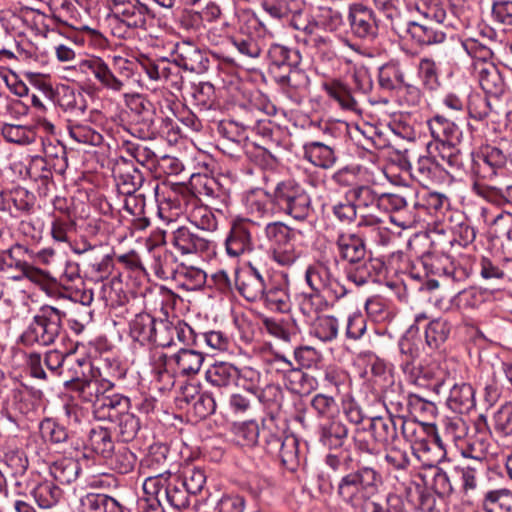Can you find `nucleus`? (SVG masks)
Segmentation results:
<instances>
[{"label": "nucleus", "instance_id": "obj_10", "mask_svg": "<svg viewBox=\"0 0 512 512\" xmlns=\"http://www.w3.org/2000/svg\"><path fill=\"white\" fill-rule=\"evenodd\" d=\"M401 370L410 384L431 390L436 395L441 394L445 382H451L447 379L451 371L437 364L416 365L414 361L407 360L401 363Z\"/></svg>", "mask_w": 512, "mask_h": 512}, {"label": "nucleus", "instance_id": "obj_16", "mask_svg": "<svg viewBox=\"0 0 512 512\" xmlns=\"http://www.w3.org/2000/svg\"><path fill=\"white\" fill-rule=\"evenodd\" d=\"M253 220L239 219L233 222L225 239V249L230 257H239L254 248L251 225Z\"/></svg>", "mask_w": 512, "mask_h": 512}, {"label": "nucleus", "instance_id": "obj_63", "mask_svg": "<svg viewBox=\"0 0 512 512\" xmlns=\"http://www.w3.org/2000/svg\"><path fill=\"white\" fill-rule=\"evenodd\" d=\"M407 407L412 415L426 420L434 418L437 414V407L434 402L415 393L408 394Z\"/></svg>", "mask_w": 512, "mask_h": 512}, {"label": "nucleus", "instance_id": "obj_28", "mask_svg": "<svg viewBox=\"0 0 512 512\" xmlns=\"http://www.w3.org/2000/svg\"><path fill=\"white\" fill-rule=\"evenodd\" d=\"M437 26L416 17L406 32V36H410L419 45L439 44L444 42L446 34Z\"/></svg>", "mask_w": 512, "mask_h": 512}, {"label": "nucleus", "instance_id": "obj_22", "mask_svg": "<svg viewBox=\"0 0 512 512\" xmlns=\"http://www.w3.org/2000/svg\"><path fill=\"white\" fill-rule=\"evenodd\" d=\"M475 71L481 88L496 99L506 90V84L498 67L489 61L475 62Z\"/></svg>", "mask_w": 512, "mask_h": 512}, {"label": "nucleus", "instance_id": "obj_6", "mask_svg": "<svg viewBox=\"0 0 512 512\" xmlns=\"http://www.w3.org/2000/svg\"><path fill=\"white\" fill-rule=\"evenodd\" d=\"M280 214L297 221L306 220L312 212L311 198L307 191L294 180L279 182L274 188Z\"/></svg>", "mask_w": 512, "mask_h": 512}, {"label": "nucleus", "instance_id": "obj_50", "mask_svg": "<svg viewBox=\"0 0 512 512\" xmlns=\"http://www.w3.org/2000/svg\"><path fill=\"white\" fill-rule=\"evenodd\" d=\"M482 506L486 512H512V492L507 489L487 491Z\"/></svg>", "mask_w": 512, "mask_h": 512}, {"label": "nucleus", "instance_id": "obj_13", "mask_svg": "<svg viewBox=\"0 0 512 512\" xmlns=\"http://www.w3.org/2000/svg\"><path fill=\"white\" fill-rule=\"evenodd\" d=\"M173 61L181 68L202 74L209 69L210 60L205 51L189 40L175 43L172 50Z\"/></svg>", "mask_w": 512, "mask_h": 512}, {"label": "nucleus", "instance_id": "obj_2", "mask_svg": "<svg viewBox=\"0 0 512 512\" xmlns=\"http://www.w3.org/2000/svg\"><path fill=\"white\" fill-rule=\"evenodd\" d=\"M64 317L65 313L54 306H41L21 334V343L25 346L54 344L63 330Z\"/></svg>", "mask_w": 512, "mask_h": 512}, {"label": "nucleus", "instance_id": "obj_51", "mask_svg": "<svg viewBox=\"0 0 512 512\" xmlns=\"http://www.w3.org/2000/svg\"><path fill=\"white\" fill-rule=\"evenodd\" d=\"M174 354L168 356L161 351H154L151 355V365L153 372L159 381H166L167 384H173L176 377Z\"/></svg>", "mask_w": 512, "mask_h": 512}, {"label": "nucleus", "instance_id": "obj_20", "mask_svg": "<svg viewBox=\"0 0 512 512\" xmlns=\"http://www.w3.org/2000/svg\"><path fill=\"white\" fill-rule=\"evenodd\" d=\"M42 392L16 385L7 397V404L24 416L34 415L41 406Z\"/></svg>", "mask_w": 512, "mask_h": 512}, {"label": "nucleus", "instance_id": "obj_19", "mask_svg": "<svg viewBox=\"0 0 512 512\" xmlns=\"http://www.w3.org/2000/svg\"><path fill=\"white\" fill-rule=\"evenodd\" d=\"M9 269H16L35 283L46 281L48 274L31 265L27 261L29 249L21 244H15L10 249L5 251Z\"/></svg>", "mask_w": 512, "mask_h": 512}, {"label": "nucleus", "instance_id": "obj_8", "mask_svg": "<svg viewBox=\"0 0 512 512\" xmlns=\"http://www.w3.org/2000/svg\"><path fill=\"white\" fill-rule=\"evenodd\" d=\"M0 456L2 469L6 477H9L15 486L16 493L26 495L29 489L30 477L27 475L29 462L25 452L12 438L3 443Z\"/></svg>", "mask_w": 512, "mask_h": 512}, {"label": "nucleus", "instance_id": "obj_23", "mask_svg": "<svg viewBox=\"0 0 512 512\" xmlns=\"http://www.w3.org/2000/svg\"><path fill=\"white\" fill-rule=\"evenodd\" d=\"M57 103L66 114L67 124L70 123V120H81L88 116L87 99L81 91L65 86L58 93Z\"/></svg>", "mask_w": 512, "mask_h": 512}, {"label": "nucleus", "instance_id": "obj_5", "mask_svg": "<svg viewBox=\"0 0 512 512\" xmlns=\"http://www.w3.org/2000/svg\"><path fill=\"white\" fill-rule=\"evenodd\" d=\"M272 259L281 266H291L301 255L294 241L298 231L281 221L269 222L264 227Z\"/></svg>", "mask_w": 512, "mask_h": 512}, {"label": "nucleus", "instance_id": "obj_62", "mask_svg": "<svg viewBox=\"0 0 512 512\" xmlns=\"http://www.w3.org/2000/svg\"><path fill=\"white\" fill-rule=\"evenodd\" d=\"M259 401L269 410V415L278 413L282 407L284 394L279 385L268 384L257 395Z\"/></svg>", "mask_w": 512, "mask_h": 512}, {"label": "nucleus", "instance_id": "obj_41", "mask_svg": "<svg viewBox=\"0 0 512 512\" xmlns=\"http://www.w3.org/2000/svg\"><path fill=\"white\" fill-rule=\"evenodd\" d=\"M355 510L356 512H408L403 499L396 494H388L381 501L365 498Z\"/></svg>", "mask_w": 512, "mask_h": 512}, {"label": "nucleus", "instance_id": "obj_37", "mask_svg": "<svg viewBox=\"0 0 512 512\" xmlns=\"http://www.w3.org/2000/svg\"><path fill=\"white\" fill-rule=\"evenodd\" d=\"M472 191L495 205L512 207V184L500 188L487 183H473Z\"/></svg>", "mask_w": 512, "mask_h": 512}, {"label": "nucleus", "instance_id": "obj_47", "mask_svg": "<svg viewBox=\"0 0 512 512\" xmlns=\"http://www.w3.org/2000/svg\"><path fill=\"white\" fill-rule=\"evenodd\" d=\"M415 15L423 18V21L440 25L446 19V10L440 0H416L414 1Z\"/></svg>", "mask_w": 512, "mask_h": 512}, {"label": "nucleus", "instance_id": "obj_25", "mask_svg": "<svg viewBox=\"0 0 512 512\" xmlns=\"http://www.w3.org/2000/svg\"><path fill=\"white\" fill-rule=\"evenodd\" d=\"M445 168L431 154L420 156L414 164H409L411 177L423 186H428L440 178Z\"/></svg>", "mask_w": 512, "mask_h": 512}, {"label": "nucleus", "instance_id": "obj_12", "mask_svg": "<svg viewBox=\"0 0 512 512\" xmlns=\"http://www.w3.org/2000/svg\"><path fill=\"white\" fill-rule=\"evenodd\" d=\"M305 280L316 293L326 291L336 298L347 294V289L336 279L328 262L317 261L309 265L305 271Z\"/></svg>", "mask_w": 512, "mask_h": 512}, {"label": "nucleus", "instance_id": "obj_64", "mask_svg": "<svg viewBox=\"0 0 512 512\" xmlns=\"http://www.w3.org/2000/svg\"><path fill=\"white\" fill-rule=\"evenodd\" d=\"M176 280L181 281V285L187 290L200 289L206 282V273L193 266L181 265L177 273Z\"/></svg>", "mask_w": 512, "mask_h": 512}, {"label": "nucleus", "instance_id": "obj_43", "mask_svg": "<svg viewBox=\"0 0 512 512\" xmlns=\"http://www.w3.org/2000/svg\"><path fill=\"white\" fill-rule=\"evenodd\" d=\"M288 434L285 429L277 424L276 416L269 415L262 421V428L260 430V437H262L268 453H274L279 450V445Z\"/></svg>", "mask_w": 512, "mask_h": 512}, {"label": "nucleus", "instance_id": "obj_40", "mask_svg": "<svg viewBox=\"0 0 512 512\" xmlns=\"http://www.w3.org/2000/svg\"><path fill=\"white\" fill-rule=\"evenodd\" d=\"M238 377V369L227 362L215 363L206 371L207 381L211 385L219 388L235 384Z\"/></svg>", "mask_w": 512, "mask_h": 512}, {"label": "nucleus", "instance_id": "obj_61", "mask_svg": "<svg viewBox=\"0 0 512 512\" xmlns=\"http://www.w3.org/2000/svg\"><path fill=\"white\" fill-rule=\"evenodd\" d=\"M114 421L117 422L118 437L123 442L132 441L141 427L139 418L127 411L122 413Z\"/></svg>", "mask_w": 512, "mask_h": 512}, {"label": "nucleus", "instance_id": "obj_31", "mask_svg": "<svg viewBox=\"0 0 512 512\" xmlns=\"http://www.w3.org/2000/svg\"><path fill=\"white\" fill-rule=\"evenodd\" d=\"M277 82L280 86L291 95L298 97L305 94L309 87V77L304 70L299 69L298 65L288 68V72L277 76Z\"/></svg>", "mask_w": 512, "mask_h": 512}, {"label": "nucleus", "instance_id": "obj_36", "mask_svg": "<svg viewBox=\"0 0 512 512\" xmlns=\"http://www.w3.org/2000/svg\"><path fill=\"white\" fill-rule=\"evenodd\" d=\"M81 472L78 460L70 457H62L49 465L50 475L61 484H71Z\"/></svg>", "mask_w": 512, "mask_h": 512}, {"label": "nucleus", "instance_id": "obj_34", "mask_svg": "<svg viewBox=\"0 0 512 512\" xmlns=\"http://www.w3.org/2000/svg\"><path fill=\"white\" fill-rule=\"evenodd\" d=\"M204 354L194 349L181 348L174 354L176 374L190 376L197 374L204 362Z\"/></svg>", "mask_w": 512, "mask_h": 512}, {"label": "nucleus", "instance_id": "obj_60", "mask_svg": "<svg viewBox=\"0 0 512 512\" xmlns=\"http://www.w3.org/2000/svg\"><path fill=\"white\" fill-rule=\"evenodd\" d=\"M378 82L382 89L391 91L404 83V73L395 63H387L379 69Z\"/></svg>", "mask_w": 512, "mask_h": 512}, {"label": "nucleus", "instance_id": "obj_18", "mask_svg": "<svg viewBox=\"0 0 512 512\" xmlns=\"http://www.w3.org/2000/svg\"><path fill=\"white\" fill-rule=\"evenodd\" d=\"M79 69L82 73L92 75L102 87L114 92L122 91L121 80H118L117 75L102 58L91 56L83 59L79 63Z\"/></svg>", "mask_w": 512, "mask_h": 512}, {"label": "nucleus", "instance_id": "obj_30", "mask_svg": "<svg viewBox=\"0 0 512 512\" xmlns=\"http://www.w3.org/2000/svg\"><path fill=\"white\" fill-rule=\"evenodd\" d=\"M460 143H442V142H429L427 144L428 154H431L435 159L446 164L452 170H459L463 165L462 156L458 145Z\"/></svg>", "mask_w": 512, "mask_h": 512}, {"label": "nucleus", "instance_id": "obj_35", "mask_svg": "<svg viewBox=\"0 0 512 512\" xmlns=\"http://www.w3.org/2000/svg\"><path fill=\"white\" fill-rule=\"evenodd\" d=\"M368 427L371 431V436L384 445L397 438L399 423L396 421V416H378L370 419Z\"/></svg>", "mask_w": 512, "mask_h": 512}, {"label": "nucleus", "instance_id": "obj_17", "mask_svg": "<svg viewBox=\"0 0 512 512\" xmlns=\"http://www.w3.org/2000/svg\"><path fill=\"white\" fill-rule=\"evenodd\" d=\"M348 20L350 29L358 38L372 40L378 34V25L372 9L355 4L349 9Z\"/></svg>", "mask_w": 512, "mask_h": 512}, {"label": "nucleus", "instance_id": "obj_53", "mask_svg": "<svg viewBox=\"0 0 512 512\" xmlns=\"http://www.w3.org/2000/svg\"><path fill=\"white\" fill-rule=\"evenodd\" d=\"M430 261L431 271L433 274L446 276L455 281H459L465 275L464 270L457 267L452 257L447 254L433 256Z\"/></svg>", "mask_w": 512, "mask_h": 512}, {"label": "nucleus", "instance_id": "obj_33", "mask_svg": "<svg viewBox=\"0 0 512 512\" xmlns=\"http://www.w3.org/2000/svg\"><path fill=\"white\" fill-rule=\"evenodd\" d=\"M28 492L33 496L37 505L42 509L52 508L62 497V490L53 482L48 480L41 481L36 485H32L29 480V489L27 493Z\"/></svg>", "mask_w": 512, "mask_h": 512}, {"label": "nucleus", "instance_id": "obj_9", "mask_svg": "<svg viewBox=\"0 0 512 512\" xmlns=\"http://www.w3.org/2000/svg\"><path fill=\"white\" fill-rule=\"evenodd\" d=\"M145 495H160L175 509H183L189 505L190 492L184 487L177 475L169 471L147 477L143 483Z\"/></svg>", "mask_w": 512, "mask_h": 512}, {"label": "nucleus", "instance_id": "obj_58", "mask_svg": "<svg viewBox=\"0 0 512 512\" xmlns=\"http://www.w3.org/2000/svg\"><path fill=\"white\" fill-rule=\"evenodd\" d=\"M347 197L356 203V208H380V195H377L369 186H354L347 192Z\"/></svg>", "mask_w": 512, "mask_h": 512}, {"label": "nucleus", "instance_id": "obj_55", "mask_svg": "<svg viewBox=\"0 0 512 512\" xmlns=\"http://www.w3.org/2000/svg\"><path fill=\"white\" fill-rule=\"evenodd\" d=\"M415 18L414 2L402 3L389 19L390 26L398 36L406 37V32Z\"/></svg>", "mask_w": 512, "mask_h": 512}, {"label": "nucleus", "instance_id": "obj_24", "mask_svg": "<svg viewBox=\"0 0 512 512\" xmlns=\"http://www.w3.org/2000/svg\"><path fill=\"white\" fill-rule=\"evenodd\" d=\"M171 244L182 254L207 252L211 242L191 232L187 227H179L172 232Z\"/></svg>", "mask_w": 512, "mask_h": 512}, {"label": "nucleus", "instance_id": "obj_46", "mask_svg": "<svg viewBox=\"0 0 512 512\" xmlns=\"http://www.w3.org/2000/svg\"><path fill=\"white\" fill-rule=\"evenodd\" d=\"M154 319L148 313L137 314L129 324L131 337L141 345L151 343V337L156 324Z\"/></svg>", "mask_w": 512, "mask_h": 512}, {"label": "nucleus", "instance_id": "obj_39", "mask_svg": "<svg viewBox=\"0 0 512 512\" xmlns=\"http://www.w3.org/2000/svg\"><path fill=\"white\" fill-rule=\"evenodd\" d=\"M87 449L104 459L112 457L114 443L108 429L101 426L92 428L88 434Z\"/></svg>", "mask_w": 512, "mask_h": 512}, {"label": "nucleus", "instance_id": "obj_4", "mask_svg": "<svg viewBox=\"0 0 512 512\" xmlns=\"http://www.w3.org/2000/svg\"><path fill=\"white\" fill-rule=\"evenodd\" d=\"M83 368H87L90 372L92 370L89 361L85 359L75 360L68 369L69 372L73 371L71 378L64 381V386L67 390L75 393L82 401L92 403L95 409L98 400L110 391L114 384L94 374L90 377L86 376Z\"/></svg>", "mask_w": 512, "mask_h": 512}, {"label": "nucleus", "instance_id": "obj_14", "mask_svg": "<svg viewBox=\"0 0 512 512\" xmlns=\"http://www.w3.org/2000/svg\"><path fill=\"white\" fill-rule=\"evenodd\" d=\"M235 285L239 294L249 302L262 300L266 283L261 271L248 262L235 272Z\"/></svg>", "mask_w": 512, "mask_h": 512}, {"label": "nucleus", "instance_id": "obj_56", "mask_svg": "<svg viewBox=\"0 0 512 512\" xmlns=\"http://www.w3.org/2000/svg\"><path fill=\"white\" fill-rule=\"evenodd\" d=\"M417 75L421 84L427 90L435 91L440 87L439 70L433 59L421 58L417 65Z\"/></svg>", "mask_w": 512, "mask_h": 512}, {"label": "nucleus", "instance_id": "obj_32", "mask_svg": "<svg viewBox=\"0 0 512 512\" xmlns=\"http://www.w3.org/2000/svg\"><path fill=\"white\" fill-rule=\"evenodd\" d=\"M323 90L328 97L335 101L342 109L356 111L358 103L350 87L339 79H332L323 83Z\"/></svg>", "mask_w": 512, "mask_h": 512}, {"label": "nucleus", "instance_id": "obj_42", "mask_svg": "<svg viewBox=\"0 0 512 512\" xmlns=\"http://www.w3.org/2000/svg\"><path fill=\"white\" fill-rule=\"evenodd\" d=\"M320 441L329 448L341 447L348 436V429L338 419H331L320 426Z\"/></svg>", "mask_w": 512, "mask_h": 512}, {"label": "nucleus", "instance_id": "obj_48", "mask_svg": "<svg viewBox=\"0 0 512 512\" xmlns=\"http://www.w3.org/2000/svg\"><path fill=\"white\" fill-rule=\"evenodd\" d=\"M425 341L430 349L439 348L449 337L451 324L444 318H437L425 326Z\"/></svg>", "mask_w": 512, "mask_h": 512}, {"label": "nucleus", "instance_id": "obj_11", "mask_svg": "<svg viewBox=\"0 0 512 512\" xmlns=\"http://www.w3.org/2000/svg\"><path fill=\"white\" fill-rule=\"evenodd\" d=\"M506 156L496 147H486L476 154H472L471 174L473 183L492 181L499 175L505 164Z\"/></svg>", "mask_w": 512, "mask_h": 512}, {"label": "nucleus", "instance_id": "obj_45", "mask_svg": "<svg viewBox=\"0 0 512 512\" xmlns=\"http://www.w3.org/2000/svg\"><path fill=\"white\" fill-rule=\"evenodd\" d=\"M115 179L118 191L125 196L133 195L144 182L143 174L134 167H127L126 169L119 167L115 172Z\"/></svg>", "mask_w": 512, "mask_h": 512}, {"label": "nucleus", "instance_id": "obj_38", "mask_svg": "<svg viewBox=\"0 0 512 512\" xmlns=\"http://www.w3.org/2000/svg\"><path fill=\"white\" fill-rule=\"evenodd\" d=\"M180 266L177 257L169 250L159 249L153 254L151 268L161 279L177 278Z\"/></svg>", "mask_w": 512, "mask_h": 512}, {"label": "nucleus", "instance_id": "obj_3", "mask_svg": "<svg viewBox=\"0 0 512 512\" xmlns=\"http://www.w3.org/2000/svg\"><path fill=\"white\" fill-rule=\"evenodd\" d=\"M148 16V7L139 0H112L108 21L115 37L127 39L137 29H146Z\"/></svg>", "mask_w": 512, "mask_h": 512}, {"label": "nucleus", "instance_id": "obj_59", "mask_svg": "<svg viewBox=\"0 0 512 512\" xmlns=\"http://www.w3.org/2000/svg\"><path fill=\"white\" fill-rule=\"evenodd\" d=\"M1 132L8 142L21 145L31 144L36 138L35 130L29 126L5 124Z\"/></svg>", "mask_w": 512, "mask_h": 512}, {"label": "nucleus", "instance_id": "obj_57", "mask_svg": "<svg viewBox=\"0 0 512 512\" xmlns=\"http://www.w3.org/2000/svg\"><path fill=\"white\" fill-rule=\"evenodd\" d=\"M468 113L472 119L484 121L493 114H497V111L489 97L475 94L469 99Z\"/></svg>", "mask_w": 512, "mask_h": 512}, {"label": "nucleus", "instance_id": "obj_7", "mask_svg": "<svg viewBox=\"0 0 512 512\" xmlns=\"http://www.w3.org/2000/svg\"><path fill=\"white\" fill-rule=\"evenodd\" d=\"M167 204L178 211H187L189 207V220L196 227L214 231L217 229L218 220L208 205H197L195 196L185 185H177L169 195Z\"/></svg>", "mask_w": 512, "mask_h": 512}, {"label": "nucleus", "instance_id": "obj_52", "mask_svg": "<svg viewBox=\"0 0 512 512\" xmlns=\"http://www.w3.org/2000/svg\"><path fill=\"white\" fill-rule=\"evenodd\" d=\"M75 361H71L67 355L57 350H50L45 353L44 364L52 375L62 377L64 381L71 378L73 371L68 369Z\"/></svg>", "mask_w": 512, "mask_h": 512}, {"label": "nucleus", "instance_id": "obj_27", "mask_svg": "<svg viewBox=\"0 0 512 512\" xmlns=\"http://www.w3.org/2000/svg\"><path fill=\"white\" fill-rule=\"evenodd\" d=\"M432 142L442 143H460L462 140V131L453 121L442 115H435L427 121Z\"/></svg>", "mask_w": 512, "mask_h": 512}, {"label": "nucleus", "instance_id": "obj_26", "mask_svg": "<svg viewBox=\"0 0 512 512\" xmlns=\"http://www.w3.org/2000/svg\"><path fill=\"white\" fill-rule=\"evenodd\" d=\"M304 158L316 167L329 169L337 161L335 146L322 141H310L303 145Z\"/></svg>", "mask_w": 512, "mask_h": 512}, {"label": "nucleus", "instance_id": "obj_49", "mask_svg": "<svg viewBox=\"0 0 512 512\" xmlns=\"http://www.w3.org/2000/svg\"><path fill=\"white\" fill-rule=\"evenodd\" d=\"M362 487L352 473L342 477L338 484L339 497L353 508H357L365 498L362 497Z\"/></svg>", "mask_w": 512, "mask_h": 512}, {"label": "nucleus", "instance_id": "obj_29", "mask_svg": "<svg viewBox=\"0 0 512 512\" xmlns=\"http://www.w3.org/2000/svg\"><path fill=\"white\" fill-rule=\"evenodd\" d=\"M130 399L120 394L106 395L98 400L94 414L99 419L115 420L129 408Z\"/></svg>", "mask_w": 512, "mask_h": 512}, {"label": "nucleus", "instance_id": "obj_54", "mask_svg": "<svg viewBox=\"0 0 512 512\" xmlns=\"http://www.w3.org/2000/svg\"><path fill=\"white\" fill-rule=\"evenodd\" d=\"M262 7L275 19L288 18L301 11V3L297 0H263Z\"/></svg>", "mask_w": 512, "mask_h": 512}, {"label": "nucleus", "instance_id": "obj_1", "mask_svg": "<svg viewBox=\"0 0 512 512\" xmlns=\"http://www.w3.org/2000/svg\"><path fill=\"white\" fill-rule=\"evenodd\" d=\"M341 259L349 263L347 278L357 286L367 284L374 277V264L367 257L363 238L354 233H342L336 240Z\"/></svg>", "mask_w": 512, "mask_h": 512}, {"label": "nucleus", "instance_id": "obj_15", "mask_svg": "<svg viewBox=\"0 0 512 512\" xmlns=\"http://www.w3.org/2000/svg\"><path fill=\"white\" fill-rule=\"evenodd\" d=\"M451 382H445L444 387L449 388L446 404L449 409L458 414L469 413L476 406L475 389L466 382H458L455 373H448Z\"/></svg>", "mask_w": 512, "mask_h": 512}, {"label": "nucleus", "instance_id": "obj_44", "mask_svg": "<svg viewBox=\"0 0 512 512\" xmlns=\"http://www.w3.org/2000/svg\"><path fill=\"white\" fill-rule=\"evenodd\" d=\"M87 118L81 120H70L67 124V129L70 137L78 143L98 146L102 143L103 137L95 129L91 128L85 122Z\"/></svg>", "mask_w": 512, "mask_h": 512}, {"label": "nucleus", "instance_id": "obj_21", "mask_svg": "<svg viewBox=\"0 0 512 512\" xmlns=\"http://www.w3.org/2000/svg\"><path fill=\"white\" fill-rule=\"evenodd\" d=\"M247 211L256 220H269L280 214L275 190L272 193L259 191L247 197Z\"/></svg>", "mask_w": 512, "mask_h": 512}]
</instances>
